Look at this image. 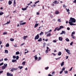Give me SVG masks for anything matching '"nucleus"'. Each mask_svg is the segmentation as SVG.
I'll list each match as a JSON object with an SVG mask.
<instances>
[{
  "mask_svg": "<svg viewBox=\"0 0 76 76\" xmlns=\"http://www.w3.org/2000/svg\"><path fill=\"white\" fill-rule=\"evenodd\" d=\"M69 21H70L69 22V23L70 25H76V24L72 23L76 22V20L75 19L72 17L70 18Z\"/></svg>",
  "mask_w": 76,
  "mask_h": 76,
  "instance_id": "1",
  "label": "nucleus"
},
{
  "mask_svg": "<svg viewBox=\"0 0 76 76\" xmlns=\"http://www.w3.org/2000/svg\"><path fill=\"white\" fill-rule=\"evenodd\" d=\"M65 50L66 51V52L68 54H71V53H70V50H68V49H65Z\"/></svg>",
  "mask_w": 76,
  "mask_h": 76,
  "instance_id": "2",
  "label": "nucleus"
},
{
  "mask_svg": "<svg viewBox=\"0 0 76 76\" xmlns=\"http://www.w3.org/2000/svg\"><path fill=\"white\" fill-rule=\"evenodd\" d=\"M39 34H37V35H36L35 37V39H39Z\"/></svg>",
  "mask_w": 76,
  "mask_h": 76,
  "instance_id": "3",
  "label": "nucleus"
},
{
  "mask_svg": "<svg viewBox=\"0 0 76 76\" xmlns=\"http://www.w3.org/2000/svg\"><path fill=\"white\" fill-rule=\"evenodd\" d=\"M7 76H13V74H12L10 73H9V72H7Z\"/></svg>",
  "mask_w": 76,
  "mask_h": 76,
  "instance_id": "4",
  "label": "nucleus"
},
{
  "mask_svg": "<svg viewBox=\"0 0 76 76\" xmlns=\"http://www.w3.org/2000/svg\"><path fill=\"white\" fill-rule=\"evenodd\" d=\"M63 34H66V32H65V31H62V32L61 33V34H60V35H62Z\"/></svg>",
  "mask_w": 76,
  "mask_h": 76,
  "instance_id": "5",
  "label": "nucleus"
},
{
  "mask_svg": "<svg viewBox=\"0 0 76 76\" xmlns=\"http://www.w3.org/2000/svg\"><path fill=\"white\" fill-rule=\"evenodd\" d=\"M26 24V22H23V23H20V25L21 26V25H25Z\"/></svg>",
  "mask_w": 76,
  "mask_h": 76,
  "instance_id": "6",
  "label": "nucleus"
},
{
  "mask_svg": "<svg viewBox=\"0 0 76 76\" xmlns=\"http://www.w3.org/2000/svg\"><path fill=\"white\" fill-rule=\"evenodd\" d=\"M16 0H14V4H13V6L14 7H15L16 6Z\"/></svg>",
  "mask_w": 76,
  "mask_h": 76,
  "instance_id": "7",
  "label": "nucleus"
},
{
  "mask_svg": "<svg viewBox=\"0 0 76 76\" xmlns=\"http://www.w3.org/2000/svg\"><path fill=\"white\" fill-rule=\"evenodd\" d=\"M59 40L61 41H63V38H62V37H59Z\"/></svg>",
  "mask_w": 76,
  "mask_h": 76,
  "instance_id": "8",
  "label": "nucleus"
},
{
  "mask_svg": "<svg viewBox=\"0 0 76 76\" xmlns=\"http://www.w3.org/2000/svg\"><path fill=\"white\" fill-rule=\"evenodd\" d=\"M28 37V36H24V37L23 38V39H24V40L26 39V38Z\"/></svg>",
  "mask_w": 76,
  "mask_h": 76,
  "instance_id": "9",
  "label": "nucleus"
},
{
  "mask_svg": "<svg viewBox=\"0 0 76 76\" xmlns=\"http://www.w3.org/2000/svg\"><path fill=\"white\" fill-rule=\"evenodd\" d=\"M55 14L56 15H58V14H59V12H58V11H55Z\"/></svg>",
  "mask_w": 76,
  "mask_h": 76,
  "instance_id": "10",
  "label": "nucleus"
},
{
  "mask_svg": "<svg viewBox=\"0 0 76 76\" xmlns=\"http://www.w3.org/2000/svg\"><path fill=\"white\" fill-rule=\"evenodd\" d=\"M12 2L10 1H9L8 2V4H9V5H10V4H12Z\"/></svg>",
  "mask_w": 76,
  "mask_h": 76,
  "instance_id": "11",
  "label": "nucleus"
},
{
  "mask_svg": "<svg viewBox=\"0 0 76 76\" xmlns=\"http://www.w3.org/2000/svg\"><path fill=\"white\" fill-rule=\"evenodd\" d=\"M42 41V39L41 38H40L38 40V42H41V41Z\"/></svg>",
  "mask_w": 76,
  "mask_h": 76,
  "instance_id": "12",
  "label": "nucleus"
},
{
  "mask_svg": "<svg viewBox=\"0 0 76 76\" xmlns=\"http://www.w3.org/2000/svg\"><path fill=\"white\" fill-rule=\"evenodd\" d=\"M53 3L55 4H56V3L58 4V1H55L54 2H53Z\"/></svg>",
  "mask_w": 76,
  "mask_h": 76,
  "instance_id": "13",
  "label": "nucleus"
},
{
  "mask_svg": "<svg viewBox=\"0 0 76 76\" xmlns=\"http://www.w3.org/2000/svg\"><path fill=\"white\" fill-rule=\"evenodd\" d=\"M58 56H61V52H59L58 53Z\"/></svg>",
  "mask_w": 76,
  "mask_h": 76,
  "instance_id": "14",
  "label": "nucleus"
},
{
  "mask_svg": "<svg viewBox=\"0 0 76 76\" xmlns=\"http://www.w3.org/2000/svg\"><path fill=\"white\" fill-rule=\"evenodd\" d=\"M38 26V24L36 23V24H35L34 28H36V27H37V26Z\"/></svg>",
  "mask_w": 76,
  "mask_h": 76,
  "instance_id": "15",
  "label": "nucleus"
},
{
  "mask_svg": "<svg viewBox=\"0 0 76 76\" xmlns=\"http://www.w3.org/2000/svg\"><path fill=\"white\" fill-rule=\"evenodd\" d=\"M16 61H17L16 59L12 60V63H14L15 62H16Z\"/></svg>",
  "mask_w": 76,
  "mask_h": 76,
  "instance_id": "16",
  "label": "nucleus"
},
{
  "mask_svg": "<svg viewBox=\"0 0 76 76\" xmlns=\"http://www.w3.org/2000/svg\"><path fill=\"white\" fill-rule=\"evenodd\" d=\"M44 34V33L42 32H41V33L39 34V35H42Z\"/></svg>",
  "mask_w": 76,
  "mask_h": 76,
  "instance_id": "17",
  "label": "nucleus"
},
{
  "mask_svg": "<svg viewBox=\"0 0 76 76\" xmlns=\"http://www.w3.org/2000/svg\"><path fill=\"white\" fill-rule=\"evenodd\" d=\"M5 68H6L4 66H2V70H4V69Z\"/></svg>",
  "mask_w": 76,
  "mask_h": 76,
  "instance_id": "18",
  "label": "nucleus"
},
{
  "mask_svg": "<svg viewBox=\"0 0 76 76\" xmlns=\"http://www.w3.org/2000/svg\"><path fill=\"white\" fill-rule=\"evenodd\" d=\"M6 47H9V43H7L6 45Z\"/></svg>",
  "mask_w": 76,
  "mask_h": 76,
  "instance_id": "19",
  "label": "nucleus"
},
{
  "mask_svg": "<svg viewBox=\"0 0 76 76\" xmlns=\"http://www.w3.org/2000/svg\"><path fill=\"white\" fill-rule=\"evenodd\" d=\"M20 54V53H19V51L16 52V55H18V54Z\"/></svg>",
  "mask_w": 76,
  "mask_h": 76,
  "instance_id": "20",
  "label": "nucleus"
},
{
  "mask_svg": "<svg viewBox=\"0 0 76 76\" xmlns=\"http://www.w3.org/2000/svg\"><path fill=\"white\" fill-rule=\"evenodd\" d=\"M4 66L5 67H7V64H4Z\"/></svg>",
  "mask_w": 76,
  "mask_h": 76,
  "instance_id": "21",
  "label": "nucleus"
},
{
  "mask_svg": "<svg viewBox=\"0 0 76 76\" xmlns=\"http://www.w3.org/2000/svg\"><path fill=\"white\" fill-rule=\"evenodd\" d=\"M66 12H70V10H69V9H67V8H66Z\"/></svg>",
  "mask_w": 76,
  "mask_h": 76,
  "instance_id": "22",
  "label": "nucleus"
},
{
  "mask_svg": "<svg viewBox=\"0 0 76 76\" xmlns=\"http://www.w3.org/2000/svg\"><path fill=\"white\" fill-rule=\"evenodd\" d=\"M59 28H60L61 29L64 28V26H59Z\"/></svg>",
  "mask_w": 76,
  "mask_h": 76,
  "instance_id": "23",
  "label": "nucleus"
},
{
  "mask_svg": "<svg viewBox=\"0 0 76 76\" xmlns=\"http://www.w3.org/2000/svg\"><path fill=\"white\" fill-rule=\"evenodd\" d=\"M4 14V13L3 12H0V16H1V15H3Z\"/></svg>",
  "mask_w": 76,
  "mask_h": 76,
  "instance_id": "24",
  "label": "nucleus"
},
{
  "mask_svg": "<svg viewBox=\"0 0 76 76\" xmlns=\"http://www.w3.org/2000/svg\"><path fill=\"white\" fill-rule=\"evenodd\" d=\"M64 62H62V63L61 64V66H63L64 65Z\"/></svg>",
  "mask_w": 76,
  "mask_h": 76,
  "instance_id": "25",
  "label": "nucleus"
},
{
  "mask_svg": "<svg viewBox=\"0 0 76 76\" xmlns=\"http://www.w3.org/2000/svg\"><path fill=\"white\" fill-rule=\"evenodd\" d=\"M19 58V57L18 56H17L16 57V60H18Z\"/></svg>",
  "mask_w": 76,
  "mask_h": 76,
  "instance_id": "26",
  "label": "nucleus"
},
{
  "mask_svg": "<svg viewBox=\"0 0 76 76\" xmlns=\"http://www.w3.org/2000/svg\"><path fill=\"white\" fill-rule=\"evenodd\" d=\"M10 41H14V39L12 38L10 39Z\"/></svg>",
  "mask_w": 76,
  "mask_h": 76,
  "instance_id": "27",
  "label": "nucleus"
},
{
  "mask_svg": "<svg viewBox=\"0 0 76 76\" xmlns=\"http://www.w3.org/2000/svg\"><path fill=\"white\" fill-rule=\"evenodd\" d=\"M34 58L35 60H37L38 59V57L37 56H34Z\"/></svg>",
  "mask_w": 76,
  "mask_h": 76,
  "instance_id": "28",
  "label": "nucleus"
},
{
  "mask_svg": "<svg viewBox=\"0 0 76 76\" xmlns=\"http://www.w3.org/2000/svg\"><path fill=\"white\" fill-rule=\"evenodd\" d=\"M51 35V33H49L48 35H47V37H49V36H50Z\"/></svg>",
  "mask_w": 76,
  "mask_h": 76,
  "instance_id": "29",
  "label": "nucleus"
},
{
  "mask_svg": "<svg viewBox=\"0 0 76 76\" xmlns=\"http://www.w3.org/2000/svg\"><path fill=\"white\" fill-rule=\"evenodd\" d=\"M22 9L23 10H26V8H22Z\"/></svg>",
  "mask_w": 76,
  "mask_h": 76,
  "instance_id": "30",
  "label": "nucleus"
},
{
  "mask_svg": "<svg viewBox=\"0 0 76 76\" xmlns=\"http://www.w3.org/2000/svg\"><path fill=\"white\" fill-rule=\"evenodd\" d=\"M58 27H57L55 28V29L54 30V31H56V30H57V29H58Z\"/></svg>",
  "mask_w": 76,
  "mask_h": 76,
  "instance_id": "31",
  "label": "nucleus"
},
{
  "mask_svg": "<svg viewBox=\"0 0 76 76\" xmlns=\"http://www.w3.org/2000/svg\"><path fill=\"white\" fill-rule=\"evenodd\" d=\"M10 23V20H9V21H7L6 23V24H9V23Z\"/></svg>",
  "mask_w": 76,
  "mask_h": 76,
  "instance_id": "32",
  "label": "nucleus"
},
{
  "mask_svg": "<svg viewBox=\"0 0 76 76\" xmlns=\"http://www.w3.org/2000/svg\"><path fill=\"white\" fill-rule=\"evenodd\" d=\"M18 68H20V69H22L23 68V66H18Z\"/></svg>",
  "mask_w": 76,
  "mask_h": 76,
  "instance_id": "33",
  "label": "nucleus"
},
{
  "mask_svg": "<svg viewBox=\"0 0 76 76\" xmlns=\"http://www.w3.org/2000/svg\"><path fill=\"white\" fill-rule=\"evenodd\" d=\"M65 40L66 41H68L69 42V39H68V38H66V39Z\"/></svg>",
  "mask_w": 76,
  "mask_h": 76,
  "instance_id": "34",
  "label": "nucleus"
},
{
  "mask_svg": "<svg viewBox=\"0 0 76 76\" xmlns=\"http://www.w3.org/2000/svg\"><path fill=\"white\" fill-rule=\"evenodd\" d=\"M7 34V32H4L3 33V35H6Z\"/></svg>",
  "mask_w": 76,
  "mask_h": 76,
  "instance_id": "35",
  "label": "nucleus"
},
{
  "mask_svg": "<svg viewBox=\"0 0 76 76\" xmlns=\"http://www.w3.org/2000/svg\"><path fill=\"white\" fill-rule=\"evenodd\" d=\"M26 63V62H25V61H24V62H23V63H22V64H23V65H25V63Z\"/></svg>",
  "mask_w": 76,
  "mask_h": 76,
  "instance_id": "36",
  "label": "nucleus"
},
{
  "mask_svg": "<svg viewBox=\"0 0 76 76\" xmlns=\"http://www.w3.org/2000/svg\"><path fill=\"white\" fill-rule=\"evenodd\" d=\"M64 73L65 74H66L67 73H68V71H64Z\"/></svg>",
  "mask_w": 76,
  "mask_h": 76,
  "instance_id": "37",
  "label": "nucleus"
},
{
  "mask_svg": "<svg viewBox=\"0 0 76 76\" xmlns=\"http://www.w3.org/2000/svg\"><path fill=\"white\" fill-rule=\"evenodd\" d=\"M50 16L51 19L53 18V15H51V14H50Z\"/></svg>",
  "mask_w": 76,
  "mask_h": 76,
  "instance_id": "38",
  "label": "nucleus"
},
{
  "mask_svg": "<svg viewBox=\"0 0 76 76\" xmlns=\"http://www.w3.org/2000/svg\"><path fill=\"white\" fill-rule=\"evenodd\" d=\"M18 69V68H13V70H17Z\"/></svg>",
  "mask_w": 76,
  "mask_h": 76,
  "instance_id": "39",
  "label": "nucleus"
},
{
  "mask_svg": "<svg viewBox=\"0 0 76 76\" xmlns=\"http://www.w3.org/2000/svg\"><path fill=\"white\" fill-rule=\"evenodd\" d=\"M5 53H8V50H5Z\"/></svg>",
  "mask_w": 76,
  "mask_h": 76,
  "instance_id": "40",
  "label": "nucleus"
},
{
  "mask_svg": "<svg viewBox=\"0 0 76 76\" xmlns=\"http://www.w3.org/2000/svg\"><path fill=\"white\" fill-rule=\"evenodd\" d=\"M39 0H38V1H37L35 3V4H37V3H39Z\"/></svg>",
  "mask_w": 76,
  "mask_h": 76,
  "instance_id": "41",
  "label": "nucleus"
},
{
  "mask_svg": "<svg viewBox=\"0 0 76 76\" xmlns=\"http://www.w3.org/2000/svg\"><path fill=\"white\" fill-rule=\"evenodd\" d=\"M13 58H16V56H13Z\"/></svg>",
  "mask_w": 76,
  "mask_h": 76,
  "instance_id": "42",
  "label": "nucleus"
},
{
  "mask_svg": "<svg viewBox=\"0 0 76 76\" xmlns=\"http://www.w3.org/2000/svg\"><path fill=\"white\" fill-rule=\"evenodd\" d=\"M73 42H72L70 43V45H73Z\"/></svg>",
  "mask_w": 76,
  "mask_h": 76,
  "instance_id": "43",
  "label": "nucleus"
},
{
  "mask_svg": "<svg viewBox=\"0 0 76 76\" xmlns=\"http://www.w3.org/2000/svg\"><path fill=\"white\" fill-rule=\"evenodd\" d=\"M65 70V68H63L62 71H64V70Z\"/></svg>",
  "mask_w": 76,
  "mask_h": 76,
  "instance_id": "44",
  "label": "nucleus"
},
{
  "mask_svg": "<svg viewBox=\"0 0 76 76\" xmlns=\"http://www.w3.org/2000/svg\"><path fill=\"white\" fill-rule=\"evenodd\" d=\"M58 22H61V19H58Z\"/></svg>",
  "mask_w": 76,
  "mask_h": 76,
  "instance_id": "45",
  "label": "nucleus"
},
{
  "mask_svg": "<svg viewBox=\"0 0 76 76\" xmlns=\"http://www.w3.org/2000/svg\"><path fill=\"white\" fill-rule=\"evenodd\" d=\"M49 69V67H47L46 68H45V70H48Z\"/></svg>",
  "mask_w": 76,
  "mask_h": 76,
  "instance_id": "46",
  "label": "nucleus"
},
{
  "mask_svg": "<svg viewBox=\"0 0 76 76\" xmlns=\"http://www.w3.org/2000/svg\"><path fill=\"white\" fill-rule=\"evenodd\" d=\"M3 63H2L0 64V66H2V65H3Z\"/></svg>",
  "mask_w": 76,
  "mask_h": 76,
  "instance_id": "47",
  "label": "nucleus"
},
{
  "mask_svg": "<svg viewBox=\"0 0 76 76\" xmlns=\"http://www.w3.org/2000/svg\"><path fill=\"white\" fill-rule=\"evenodd\" d=\"M4 61H7L8 60V59H7V58H5L4 59Z\"/></svg>",
  "mask_w": 76,
  "mask_h": 76,
  "instance_id": "48",
  "label": "nucleus"
},
{
  "mask_svg": "<svg viewBox=\"0 0 76 76\" xmlns=\"http://www.w3.org/2000/svg\"><path fill=\"white\" fill-rule=\"evenodd\" d=\"M63 71H61V72H60V74H61L62 73H63Z\"/></svg>",
  "mask_w": 76,
  "mask_h": 76,
  "instance_id": "49",
  "label": "nucleus"
},
{
  "mask_svg": "<svg viewBox=\"0 0 76 76\" xmlns=\"http://www.w3.org/2000/svg\"><path fill=\"white\" fill-rule=\"evenodd\" d=\"M60 29H61L59 27V28H58H58L57 29V31H60Z\"/></svg>",
  "mask_w": 76,
  "mask_h": 76,
  "instance_id": "50",
  "label": "nucleus"
},
{
  "mask_svg": "<svg viewBox=\"0 0 76 76\" xmlns=\"http://www.w3.org/2000/svg\"><path fill=\"white\" fill-rule=\"evenodd\" d=\"M45 43H44L43 44V47H45Z\"/></svg>",
  "mask_w": 76,
  "mask_h": 76,
  "instance_id": "51",
  "label": "nucleus"
},
{
  "mask_svg": "<svg viewBox=\"0 0 76 76\" xmlns=\"http://www.w3.org/2000/svg\"><path fill=\"white\" fill-rule=\"evenodd\" d=\"M45 53H48V49H47L46 51H45Z\"/></svg>",
  "mask_w": 76,
  "mask_h": 76,
  "instance_id": "52",
  "label": "nucleus"
},
{
  "mask_svg": "<svg viewBox=\"0 0 76 76\" xmlns=\"http://www.w3.org/2000/svg\"><path fill=\"white\" fill-rule=\"evenodd\" d=\"M72 34H75V32L74 31H73L72 32Z\"/></svg>",
  "mask_w": 76,
  "mask_h": 76,
  "instance_id": "53",
  "label": "nucleus"
},
{
  "mask_svg": "<svg viewBox=\"0 0 76 76\" xmlns=\"http://www.w3.org/2000/svg\"><path fill=\"white\" fill-rule=\"evenodd\" d=\"M53 42H57V40H53Z\"/></svg>",
  "mask_w": 76,
  "mask_h": 76,
  "instance_id": "54",
  "label": "nucleus"
},
{
  "mask_svg": "<svg viewBox=\"0 0 76 76\" xmlns=\"http://www.w3.org/2000/svg\"><path fill=\"white\" fill-rule=\"evenodd\" d=\"M41 59V57H39L38 58V60H40Z\"/></svg>",
  "mask_w": 76,
  "mask_h": 76,
  "instance_id": "55",
  "label": "nucleus"
},
{
  "mask_svg": "<svg viewBox=\"0 0 76 76\" xmlns=\"http://www.w3.org/2000/svg\"><path fill=\"white\" fill-rule=\"evenodd\" d=\"M3 71H0V74H1V73H3Z\"/></svg>",
  "mask_w": 76,
  "mask_h": 76,
  "instance_id": "56",
  "label": "nucleus"
},
{
  "mask_svg": "<svg viewBox=\"0 0 76 76\" xmlns=\"http://www.w3.org/2000/svg\"><path fill=\"white\" fill-rule=\"evenodd\" d=\"M29 52V51L27 50V52H25V54H26V53H28Z\"/></svg>",
  "mask_w": 76,
  "mask_h": 76,
  "instance_id": "57",
  "label": "nucleus"
},
{
  "mask_svg": "<svg viewBox=\"0 0 76 76\" xmlns=\"http://www.w3.org/2000/svg\"><path fill=\"white\" fill-rule=\"evenodd\" d=\"M52 31V30L51 29H50L49 30V31H48V32H49V33H50V32H51V31Z\"/></svg>",
  "mask_w": 76,
  "mask_h": 76,
  "instance_id": "58",
  "label": "nucleus"
},
{
  "mask_svg": "<svg viewBox=\"0 0 76 76\" xmlns=\"http://www.w3.org/2000/svg\"><path fill=\"white\" fill-rule=\"evenodd\" d=\"M72 38L73 39H75V36L72 37Z\"/></svg>",
  "mask_w": 76,
  "mask_h": 76,
  "instance_id": "59",
  "label": "nucleus"
},
{
  "mask_svg": "<svg viewBox=\"0 0 76 76\" xmlns=\"http://www.w3.org/2000/svg\"><path fill=\"white\" fill-rule=\"evenodd\" d=\"M72 69H73V67L69 69V71H71L72 70Z\"/></svg>",
  "mask_w": 76,
  "mask_h": 76,
  "instance_id": "60",
  "label": "nucleus"
},
{
  "mask_svg": "<svg viewBox=\"0 0 76 76\" xmlns=\"http://www.w3.org/2000/svg\"><path fill=\"white\" fill-rule=\"evenodd\" d=\"M52 54H53V55L54 56H56V54H54V53H52Z\"/></svg>",
  "mask_w": 76,
  "mask_h": 76,
  "instance_id": "61",
  "label": "nucleus"
},
{
  "mask_svg": "<svg viewBox=\"0 0 76 76\" xmlns=\"http://www.w3.org/2000/svg\"><path fill=\"white\" fill-rule=\"evenodd\" d=\"M67 30H70V28L69 27L67 28Z\"/></svg>",
  "mask_w": 76,
  "mask_h": 76,
  "instance_id": "62",
  "label": "nucleus"
},
{
  "mask_svg": "<svg viewBox=\"0 0 76 76\" xmlns=\"http://www.w3.org/2000/svg\"><path fill=\"white\" fill-rule=\"evenodd\" d=\"M37 15H39V13L37 12Z\"/></svg>",
  "mask_w": 76,
  "mask_h": 76,
  "instance_id": "63",
  "label": "nucleus"
},
{
  "mask_svg": "<svg viewBox=\"0 0 76 76\" xmlns=\"http://www.w3.org/2000/svg\"><path fill=\"white\" fill-rule=\"evenodd\" d=\"M74 1H73V3H76V0H74Z\"/></svg>",
  "mask_w": 76,
  "mask_h": 76,
  "instance_id": "64",
  "label": "nucleus"
}]
</instances>
